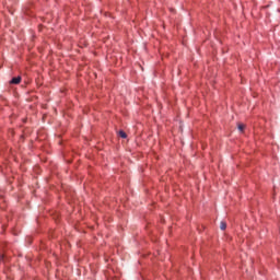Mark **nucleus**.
<instances>
[{"mask_svg":"<svg viewBox=\"0 0 280 280\" xmlns=\"http://www.w3.org/2000/svg\"><path fill=\"white\" fill-rule=\"evenodd\" d=\"M21 77H15L10 81V84H21Z\"/></svg>","mask_w":280,"mask_h":280,"instance_id":"nucleus-1","label":"nucleus"},{"mask_svg":"<svg viewBox=\"0 0 280 280\" xmlns=\"http://www.w3.org/2000/svg\"><path fill=\"white\" fill-rule=\"evenodd\" d=\"M118 135H119V137H121V139H127V137H128V135H126V131H124V130H120L118 132Z\"/></svg>","mask_w":280,"mask_h":280,"instance_id":"nucleus-2","label":"nucleus"},{"mask_svg":"<svg viewBox=\"0 0 280 280\" xmlns=\"http://www.w3.org/2000/svg\"><path fill=\"white\" fill-rule=\"evenodd\" d=\"M220 229H221V231H226V222L221 221L220 222Z\"/></svg>","mask_w":280,"mask_h":280,"instance_id":"nucleus-3","label":"nucleus"},{"mask_svg":"<svg viewBox=\"0 0 280 280\" xmlns=\"http://www.w3.org/2000/svg\"><path fill=\"white\" fill-rule=\"evenodd\" d=\"M244 128H246L244 125H242V124L238 125L240 132H244Z\"/></svg>","mask_w":280,"mask_h":280,"instance_id":"nucleus-4","label":"nucleus"},{"mask_svg":"<svg viewBox=\"0 0 280 280\" xmlns=\"http://www.w3.org/2000/svg\"><path fill=\"white\" fill-rule=\"evenodd\" d=\"M1 259H3V256L0 255V261H1Z\"/></svg>","mask_w":280,"mask_h":280,"instance_id":"nucleus-5","label":"nucleus"}]
</instances>
